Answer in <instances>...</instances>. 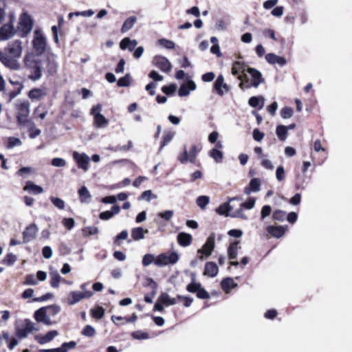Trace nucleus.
Listing matches in <instances>:
<instances>
[{
    "label": "nucleus",
    "instance_id": "obj_47",
    "mask_svg": "<svg viewBox=\"0 0 352 352\" xmlns=\"http://www.w3.org/2000/svg\"><path fill=\"white\" fill-rule=\"evenodd\" d=\"M50 200L55 207L60 210H63L65 207V201L58 197H50Z\"/></svg>",
    "mask_w": 352,
    "mask_h": 352
},
{
    "label": "nucleus",
    "instance_id": "obj_32",
    "mask_svg": "<svg viewBox=\"0 0 352 352\" xmlns=\"http://www.w3.org/2000/svg\"><path fill=\"white\" fill-rule=\"evenodd\" d=\"M148 232V230H144L142 227L134 228L131 230V237L134 241H140L144 239L145 234Z\"/></svg>",
    "mask_w": 352,
    "mask_h": 352
},
{
    "label": "nucleus",
    "instance_id": "obj_11",
    "mask_svg": "<svg viewBox=\"0 0 352 352\" xmlns=\"http://www.w3.org/2000/svg\"><path fill=\"white\" fill-rule=\"evenodd\" d=\"M19 58H14L3 52H0V61L8 68L12 70H19L21 65L17 60Z\"/></svg>",
    "mask_w": 352,
    "mask_h": 352
},
{
    "label": "nucleus",
    "instance_id": "obj_9",
    "mask_svg": "<svg viewBox=\"0 0 352 352\" xmlns=\"http://www.w3.org/2000/svg\"><path fill=\"white\" fill-rule=\"evenodd\" d=\"M102 106L100 104L93 107L91 109V115L94 116V124L98 128H102L108 124V120L100 113Z\"/></svg>",
    "mask_w": 352,
    "mask_h": 352
},
{
    "label": "nucleus",
    "instance_id": "obj_22",
    "mask_svg": "<svg viewBox=\"0 0 352 352\" xmlns=\"http://www.w3.org/2000/svg\"><path fill=\"white\" fill-rule=\"evenodd\" d=\"M265 60L271 65L278 64L283 67L287 63V60L282 56H277L274 53H269L265 56Z\"/></svg>",
    "mask_w": 352,
    "mask_h": 352
},
{
    "label": "nucleus",
    "instance_id": "obj_4",
    "mask_svg": "<svg viewBox=\"0 0 352 352\" xmlns=\"http://www.w3.org/2000/svg\"><path fill=\"white\" fill-rule=\"evenodd\" d=\"M32 45L34 50L36 52V54L41 56L45 51L47 47L46 37L40 30L34 31Z\"/></svg>",
    "mask_w": 352,
    "mask_h": 352
},
{
    "label": "nucleus",
    "instance_id": "obj_3",
    "mask_svg": "<svg viewBox=\"0 0 352 352\" xmlns=\"http://www.w3.org/2000/svg\"><path fill=\"white\" fill-rule=\"evenodd\" d=\"M33 21L32 17L25 12L20 16L18 24V31L21 36H27L32 30Z\"/></svg>",
    "mask_w": 352,
    "mask_h": 352
},
{
    "label": "nucleus",
    "instance_id": "obj_51",
    "mask_svg": "<svg viewBox=\"0 0 352 352\" xmlns=\"http://www.w3.org/2000/svg\"><path fill=\"white\" fill-rule=\"evenodd\" d=\"M286 217V212L280 210H276L273 213V219L276 221H283Z\"/></svg>",
    "mask_w": 352,
    "mask_h": 352
},
{
    "label": "nucleus",
    "instance_id": "obj_62",
    "mask_svg": "<svg viewBox=\"0 0 352 352\" xmlns=\"http://www.w3.org/2000/svg\"><path fill=\"white\" fill-rule=\"evenodd\" d=\"M177 89V85L175 84H171L168 86H164L162 88V91L166 95L173 94Z\"/></svg>",
    "mask_w": 352,
    "mask_h": 352
},
{
    "label": "nucleus",
    "instance_id": "obj_48",
    "mask_svg": "<svg viewBox=\"0 0 352 352\" xmlns=\"http://www.w3.org/2000/svg\"><path fill=\"white\" fill-rule=\"evenodd\" d=\"M81 333L86 337H93L96 334V330L92 326L87 324L82 329Z\"/></svg>",
    "mask_w": 352,
    "mask_h": 352
},
{
    "label": "nucleus",
    "instance_id": "obj_10",
    "mask_svg": "<svg viewBox=\"0 0 352 352\" xmlns=\"http://www.w3.org/2000/svg\"><path fill=\"white\" fill-rule=\"evenodd\" d=\"M93 294L91 291H85L84 292L72 291L67 296V302L69 305H74L84 298H91Z\"/></svg>",
    "mask_w": 352,
    "mask_h": 352
},
{
    "label": "nucleus",
    "instance_id": "obj_7",
    "mask_svg": "<svg viewBox=\"0 0 352 352\" xmlns=\"http://www.w3.org/2000/svg\"><path fill=\"white\" fill-rule=\"evenodd\" d=\"M198 152L199 150L196 145H192L189 151L187 150L185 146L183 152L178 155L177 160L182 164H186L188 162L195 163Z\"/></svg>",
    "mask_w": 352,
    "mask_h": 352
},
{
    "label": "nucleus",
    "instance_id": "obj_2",
    "mask_svg": "<svg viewBox=\"0 0 352 352\" xmlns=\"http://www.w3.org/2000/svg\"><path fill=\"white\" fill-rule=\"evenodd\" d=\"M216 212L221 215H225L226 217L241 218L243 219H248L247 216L245 214L243 210L241 208L234 210L233 206L228 203H225L219 206L216 209Z\"/></svg>",
    "mask_w": 352,
    "mask_h": 352
},
{
    "label": "nucleus",
    "instance_id": "obj_30",
    "mask_svg": "<svg viewBox=\"0 0 352 352\" xmlns=\"http://www.w3.org/2000/svg\"><path fill=\"white\" fill-rule=\"evenodd\" d=\"M137 45L138 41L136 40H131L129 38L126 37L121 41L120 43V47L122 50L128 49L130 52H132L134 50Z\"/></svg>",
    "mask_w": 352,
    "mask_h": 352
},
{
    "label": "nucleus",
    "instance_id": "obj_46",
    "mask_svg": "<svg viewBox=\"0 0 352 352\" xmlns=\"http://www.w3.org/2000/svg\"><path fill=\"white\" fill-rule=\"evenodd\" d=\"M210 156L219 163L222 161L223 153L217 148H213L210 152Z\"/></svg>",
    "mask_w": 352,
    "mask_h": 352
},
{
    "label": "nucleus",
    "instance_id": "obj_1",
    "mask_svg": "<svg viewBox=\"0 0 352 352\" xmlns=\"http://www.w3.org/2000/svg\"><path fill=\"white\" fill-rule=\"evenodd\" d=\"M23 62L27 76L32 81L39 80L45 71L48 75L54 76L58 69V56L52 52H48L45 58L29 52L25 55Z\"/></svg>",
    "mask_w": 352,
    "mask_h": 352
},
{
    "label": "nucleus",
    "instance_id": "obj_34",
    "mask_svg": "<svg viewBox=\"0 0 352 352\" xmlns=\"http://www.w3.org/2000/svg\"><path fill=\"white\" fill-rule=\"evenodd\" d=\"M24 190L29 191L34 195H38L43 192V188L41 186L34 184L32 182L28 181L24 187Z\"/></svg>",
    "mask_w": 352,
    "mask_h": 352
},
{
    "label": "nucleus",
    "instance_id": "obj_14",
    "mask_svg": "<svg viewBox=\"0 0 352 352\" xmlns=\"http://www.w3.org/2000/svg\"><path fill=\"white\" fill-rule=\"evenodd\" d=\"M154 65L162 72L168 73L170 72L172 65L168 58L163 56L157 55L153 58Z\"/></svg>",
    "mask_w": 352,
    "mask_h": 352
},
{
    "label": "nucleus",
    "instance_id": "obj_60",
    "mask_svg": "<svg viewBox=\"0 0 352 352\" xmlns=\"http://www.w3.org/2000/svg\"><path fill=\"white\" fill-rule=\"evenodd\" d=\"M156 196L152 193L151 190H145L143 192L140 197L139 199H144L147 201H150L152 199H155Z\"/></svg>",
    "mask_w": 352,
    "mask_h": 352
},
{
    "label": "nucleus",
    "instance_id": "obj_15",
    "mask_svg": "<svg viewBox=\"0 0 352 352\" xmlns=\"http://www.w3.org/2000/svg\"><path fill=\"white\" fill-rule=\"evenodd\" d=\"M248 67L245 64L241 61H236L232 65V74L234 76H238V79L243 82L244 78H247L245 74V71L248 72Z\"/></svg>",
    "mask_w": 352,
    "mask_h": 352
},
{
    "label": "nucleus",
    "instance_id": "obj_40",
    "mask_svg": "<svg viewBox=\"0 0 352 352\" xmlns=\"http://www.w3.org/2000/svg\"><path fill=\"white\" fill-rule=\"evenodd\" d=\"M239 241H235L230 245L228 249V258L230 259H234L237 256L238 245Z\"/></svg>",
    "mask_w": 352,
    "mask_h": 352
},
{
    "label": "nucleus",
    "instance_id": "obj_56",
    "mask_svg": "<svg viewBox=\"0 0 352 352\" xmlns=\"http://www.w3.org/2000/svg\"><path fill=\"white\" fill-rule=\"evenodd\" d=\"M132 337L136 340H146L149 338L148 334L146 332L142 331H136L132 333Z\"/></svg>",
    "mask_w": 352,
    "mask_h": 352
},
{
    "label": "nucleus",
    "instance_id": "obj_20",
    "mask_svg": "<svg viewBox=\"0 0 352 352\" xmlns=\"http://www.w3.org/2000/svg\"><path fill=\"white\" fill-rule=\"evenodd\" d=\"M14 28L12 24H5L0 28V40H8L14 34Z\"/></svg>",
    "mask_w": 352,
    "mask_h": 352
},
{
    "label": "nucleus",
    "instance_id": "obj_21",
    "mask_svg": "<svg viewBox=\"0 0 352 352\" xmlns=\"http://www.w3.org/2000/svg\"><path fill=\"white\" fill-rule=\"evenodd\" d=\"M214 88L220 96H223L224 93L229 91L228 85L224 83V78L222 75H219L216 79L214 84Z\"/></svg>",
    "mask_w": 352,
    "mask_h": 352
},
{
    "label": "nucleus",
    "instance_id": "obj_35",
    "mask_svg": "<svg viewBox=\"0 0 352 352\" xmlns=\"http://www.w3.org/2000/svg\"><path fill=\"white\" fill-rule=\"evenodd\" d=\"M120 206L116 205L112 206L111 210H107L102 212L100 214V218L102 220H108L110 219L114 214H117L120 212Z\"/></svg>",
    "mask_w": 352,
    "mask_h": 352
},
{
    "label": "nucleus",
    "instance_id": "obj_58",
    "mask_svg": "<svg viewBox=\"0 0 352 352\" xmlns=\"http://www.w3.org/2000/svg\"><path fill=\"white\" fill-rule=\"evenodd\" d=\"M130 75L126 74L124 77L120 78L118 80V87H128L130 84Z\"/></svg>",
    "mask_w": 352,
    "mask_h": 352
},
{
    "label": "nucleus",
    "instance_id": "obj_26",
    "mask_svg": "<svg viewBox=\"0 0 352 352\" xmlns=\"http://www.w3.org/2000/svg\"><path fill=\"white\" fill-rule=\"evenodd\" d=\"M261 180L258 178H253L250 180L249 186L244 189L245 195H250L251 192H258L260 190Z\"/></svg>",
    "mask_w": 352,
    "mask_h": 352
},
{
    "label": "nucleus",
    "instance_id": "obj_44",
    "mask_svg": "<svg viewBox=\"0 0 352 352\" xmlns=\"http://www.w3.org/2000/svg\"><path fill=\"white\" fill-rule=\"evenodd\" d=\"M210 202V197L206 195H201L197 198L196 203L202 210H204Z\"/></svg>",
    "mask_w": 352,
    "mask_h": 352
},
{
    "label": "nucleus",
    "instance_id": "obj_57",
    "mask_svg": "<svg viewBox=\"0 0 352 352\" xmlns=\"http://www.w3.org/2000/svg\"><path fill=\"white\" fill-rule=\"evenodd\" d=\"M293 115V109L289 107H285L280 111V116L283 118H289Z\"/></svg>",
    "mask_w": 352,
    "mask_h": 352
},
{
    "label": "nucleus",
    "instance_id": "obj_8",
    "mask_svg": "<svg viewBox=\"0 0 352 352\" xmlns=\"http://www.w3.org/2000/svg\"><path fill=\"white\" fill-rule=\"evenodd\" d=\"M179 260V255L177 252H173L170 254L163 253L158 255L155 260L157 266L162 267L168 264L174 265Z\"/></svg>",
    "mask_w": 352,
    "mask_h": 352
},
{
    "label": "nucleus",
    "instance_id": "obj_19",
    "mask_svg": "<svg viewBox=\"0 0 352 352\" xmlns=\"http://www.w3.org/2000/svg\"><path fill=\"white\" fill-rule=\"evenodd\" d=\"M76 342L75 341H70L69 342H64L58 348L50 349H42L40 352H67L68 351L74 349L76 346Z\"/></svg>",
    "mask_w": 352,
    "mask_h": 352
},
{
    "label": "nucleus",
    "instance_id": "obj_45",
    "mask_svg": "<svg viewBox=\"0 0 352 352\" xmlns=\"http://www.w3.org/2000/svg\"><path fill=\"white\" fill-rule=\"evenodd\" d=\"M157 43L160 46L166 49L172 50L175 47V43L173 41L166 38L159 39Z\"/></svg>",
    "mask_w": 352,
    "mask_h": 352
},
{
    "label": "nucleus",
    "instance_id": "obj_25",
    "mask_svg": "<svg viewBox=\"0 0 352 352\" xmlns=\"http://www.w3.org/2000/svg\"><path fill=\"white\" fill-rule=\"evenodd\" d=\"M58 335V332L56 330H52L47 332L45 336H37L36 337V340L38 343L43 344L50 342Z\"/></svg>",
    "mask_w": 352,
    "mask_h": 352
},
{
    "label": "nucleus",
    "instance_id": "obj_17",
    "mask_svg": "<svg viewBox=\"0 0 352 352\" xmlns=\"http://www.w3.org/2000/svg\"><path fill=\"white\" fill-rule=\"evenodd\" d=\"M38 231V228L34 223L27 226L23 232V242L28 243L34 239L36 236Z\"/></svg>",
    "mask_w": 352,
    "mask_h": 352
},
{
    "label": "nucleus",
    "instance_id": "obj_28",
    "mask_svg": "<svg viewBox=\"0 0 352 352\" xmlns=\"http://www.w3.org/2000/svg\"><path fill=\"white\" fill-rule=\"evenodd\" d=\"M47 95L45 88H34L29 91L28 96L32 100H40Z\"/></svg>",
    "mask_w": 352,
    "mask_h": 352
},
{
    "label": "nucleus",
    "instance_id": "obj_50",
    "mask_svg": "<svg viewBox=\"0 0 352 352\" xmlns=\"http://www.w3.org/2000/svg\"><path fill=\"white\" fill-rule=\"evenodd\" d=\"M16 256L12 253L8 254L3 261V263L7 265H12L16 261Z\"/></svg>",
    "mask_w": 352,
    "mask_h": 352
},
{
    "label": "nucleus",
    "instance_id": "obj_27",
    "mask_svg": "<svg viewBox=\"0 0 352 352\" xmlns=\"http://www.w3.org/2000/svg\"><path fill=\"white\" fill-rule=\"evenodd\" d=\"M219 268L217 264L214 262H207L205 265L204 275L214 277L217 275Z\"/></svg>",
    "mask_w": 352,
    "mask_h": 352
},
{
    "label": "nucleus",
    "instance_id": "obj_64",
    "mask_svg": "<svg viewBox=\"0 0 352 352\" xmlns=\"http://www.w3.org/2000/svg\"><path fill=\"white\" fill-rule=\"evenodd\" d=\"M285 172L283 166H278L276 171V177L278 182H281L285 179Z\"/></svg>",
    "mask_w": 352,
    "mask_h": 352
},
{
    "label": "nucleus",
    "instance_id": "obj_16",
    "mask_svg": "<svg viewBox=\"0 0 352 352\" xmlns=\"http://www.w3.org/2000/svg\"><path fill=\"white\" fill-rule=\"evenodd\" d=\"M73 157L77 162L79 168H82L85 171H87L89 169L90 158L87 154L84 153H79L74 151L73 153Z\"/></svg>",
    "mask_w": 352,
    "mask_h": 352
},
{
    "label": "nucleus",
    "instance_id": "obj_42",
    "mask_svg": "<svg viewBox=\"0 0 352 352\" xmlns=\"http://www.w3.org/2000/svg\"><path fill=\"white\" fill-rule=\"evenodd\" d=\"M175 135L174 132L171 131H165L163 135L162 141L161 142V145L160 147V151L168 144L169 143L173 138Z\"/></svg>",
    "mask_w": 352,
    "mask_h": 352
},
{
    "label": "nucleus",
    "instance_id": "obj_38",
    "mask_svg": "<svg viewBox=\"0 0 352 352\" xmlns=\"http://www.w3.org/2000/svg\"><path fill=\"white\" fill-rule=\"evenodd\" d=\"M136 21L137 18L135 16H130L126 19L121 28V32L124 33L131 30L135 23Z\"/></svg>",
    "mask_w": 352,
    "mask_h": 352
},
{
    "label": "nucleus",
    "instance_id": "obj_43",
    "mask_svg": "<svg viewBox=\"0 0 352 352\" xmlns=\"http://www.w3.org/2000/svg\"><path fill=\"white\" fill-rule=\"evenodd\" d=\"M276 133L280 141H285L287 136V131L284 125H278L276 127Z\"/></svg>",
    "mask_w": 352,
    "mask_h": 352
},
{
    "label": "nucleus",
    "instance_id": "obj_31",
    "mask_svg": "<svg viewBox=\"0 0 352 352\" xmlns=\"http://www.w3.org/2000/svg\"><path fill=\"white\" fill-rule=\"evenodd\" d=\"M18 119L20 120L21 118H26L30 113V103L28 101L21 102L18 108Z\"/></svg>",
    "mask_w": 352,
    "mask_h": 352
},
{
    "label": "nucleus",
    "instance_id": "obj_23",
    "mask_svg": "<svg viewBox=\"0 0 352 352\" xmlns=\"http://www.w3.org/2000/svg\"><path fill=\"white\" fill-rule=\"evenodd\" d=\"M287 226H276V227L273 226H269L267 228V231L268 233H270L273 236H274L276 238H280L285 234V233L287 230Z\"/></svg>",
    "mask_w": 352,
    "mask_h": 352
},
{
    "label": "nucleus",
    "instance_id": "obj_61",
    "mask_svg": "<svg viewBox=\"0 0 352 352\" xmlns=\"http://www.w3.org/2000/svg\"><path fill=\"white\" fill-rule=\"evenodd\" d=\"M84 236L94 235L98 232L97 227L89 226L83 229L82 230Z\"/></svg>",
    "mask_w": 352,
    "mask_h": 352
},
{
    "label": "nucleus",
    "instance_id": "obj_63",
    "mask_svg": "<svg viewBox=\"0 0 352 352\" xmlns=\"http://www.w3.org/2000/svg\"><path fill=\"white\" fill-rule=\"evenodd\" d=\"M201 285L200 283H192L187 285L186 289L188 292L191 293H197V291L201 288Z\"/></svg>",
    "mask_w": 352,
    "mask_h": 352
},
{
    "label": "nucleus",
    "instance_id": "obj_6",
    "mask_svg": "<svg viewBox=\"0 0 352 352\" xmlns=\"http://www.w3.org/2000/svg\"><path fill=\"white\" fill-rule=\"evenodd\" d=\"M248 72L252 77L251 84H248V82H241L239 87L241 89L250 88L251 87H257L261 82L264 81L261 73L256 69L248 67Z\"/></svg>",
    "mask_w": 352,
    "mask_h": 352
},
{
    "label": "nucleus",
    "instance_id": "obj_18",
    "mask_svg": "<svg viewBox=\"0 0 352 352\" xmlns=\"http://www.w3.org/2000/svg\"><path fill=\"white\" fill-rule=\"evenodd\" d=\"M35 320L38 322H42L46 325H51L52 321L45 307H41L36 310L34 314Z\"/></svg>",
    "mask_w": 352,
    "mask_h": 352
},
{
    "label": "nucleus",
    "instance_id": "obj_59",
    "mask_svg": "<svg viewBox=\"0 0 352 352\" xmlns=\"http://www.w3.org/2000/svg\"><path fill=\"white\" fill-rule=\"evenodd\" d=\"M174 212L173 210H168L162 212H159L157 216L162 218L166 221H170L173 217Z\"/></svg>",
    "mask_w": 352,
    "mask_h": 352
},
{
    "label": "nucleus",
    "instance_id": "obj_41",
    "mask_svg": "<svg viewBox=\"0 0 352 352\" xmlns=\"http://www.w3.org/2000/svg\"><path fill=\"white\" fill-rule=\"evenodd\" d=\"M249 104L252 107H257L261 104L259 109L264 106V98L262 96H252L249 99Z\"/></svg>",
    "mask_w": 352,
    "mask_h": 352
},
{
    "label": "nucleus",
    "instance_id": "obj_13",
    "mask_svg": "<svg viewBox=\"0 0 352 352\" xmlns=\"http://www.w3.org/2000/svg\"><path fill=\"white\" fill-rule=\"evenodd\" d=\"M24 323L25 324L23 327L19 328L16 330V335L21 339L26 338L28 334L33 332L34 331L38 330L35 327V324L30 320H25Z\"/></svg>",
    "mask_w": 352,
    "mask_h": 352
},
{
    "label": "nucleus",
    "instance_id": "obj_12",
    "mask_svg": "<svg viewBox=\"0 0 352 352\" xmlns=\"http://www.w3.org/2000/svg\"><path fill=\"white\" fill-rule=\"evenodd\" d=\"M23 52L22 43L19 40H16L12 43H9L5 48L4 53H6L14 58H20Z\"/></svg>",
    "mask_w": 352,
    "mask_h": 352
},
{
    "label": "nucleus",
    "instance_id": "obj_54",
    "mask_svg": "<svg viewBox=\"0 0 352 352\" xmlns=\"http://www.w3.org/2000/svg\"><path fill=\"white\" fill-rule=\"evenodd\" d=\"M22 144V142L19 138L11 137L8 141V148H12L15 146H19Z\"/></svg>",
    "mask_w": 352,
    "mask_h": 352
},
{
    "label": "nucleus",
    "instance_id": "obj_53",
    "mask_svg": "<svg viewBox=\"0 0 352 352\" xmlns=\"http://www.w3.org/2000/svg\"><path fill=\"white\" fill-rule=\"evenodd\" d=\"M155 258L153 254H146L143 256L142 258V265L144 267L148 266L151 263H155Z\"/></svg>",
    "mask_w": 352,
    "mask_h": 352
},
{
    "label": "nucleus",
    "instance_id": "obj_39",
    "mask_svg": "<svg viewBox=\"0 0 352 352\" xmlns=\"http://www.w3.org/2000/svg\"><path fill=\"white\" fill-rule=\"evenodd\" d=\"M159 301L166 306L173 305L176 304V298H172L166 293H162L159 296Z\"/></svg>",
    "mask_w": 352,
    "mask_h": 352
},
{
    "label": "nucleus",
    "instance_id": "obj_36",
    "mask_svg": "<svg viewBox=\"0 0 352 352\" xmlns=\"http://www.w3.org/2000/svg\"><path fill=\"white\" fill-rule=\"evenodd\" d=\"M78 192L82 203H89L90 201L91 195L86 186H82Z\"/></svg>",
    "mask_w": 352,
    "mask_h": 352
},
{
    "label": "nucleus",
    "instance_id": "obj_52",
    "mask_svg": "<svg viewBox=\"0 0 352 352\" xmlns=\"http://www.w3.org/2000/svg\"><path fill=\"white\" fill-rule=\"evenodd\" d=\"M45 308H46L47 311L48 313V316L49 317L50 316H56L60 311V306H58V305H50V306H47V307H45Z\"/></svg>",
    "mask_w": 352,
    "mask_h": 352
},
{
    "label": "nucleus",
    "instance_id": "obj_5",
    "mask_svg": "<svg viewBox=\"0 0 352 352\" xmlns=\"http://www.w3.org/2000/svg\"><path fill=\"white\" fill-rule=\"evenodd\" d=\"M214 241L215 234L214 233L210 234L208 237L206 243L204 244L201 248L197 250V254H200L198 258L200 260H204L206 258L209 257L214 248Z\"/></svg>",
    "mask_w": 352,
    "mask_h": 352
},
{
    "label": "nucleus",
    "instance_id": "obj_49",
    "mask_svg": "<svg viewBox=\"0 0 352 352\" xmlns=\"http://www.w3.org/2000/svg\"><path fill=\"white\" fill-rule=\"evenodd\" d=\"M92 317L96 319H100L104 314V309L102 307H98L91 310Z\"/></svg>",
    "mask_w": 352,
    "mask_h": 352
},
{
    "label": "nucleus",
    "instance_id": "obj_24",
    "mask_svg": "<svg viewBox=\"0 0 352 352\" xmlns=\"http://www.w3.org/2000/svg\"><path fill=\"white\" fill-rule=\"evenodd\" d=\"M196 89V85L194 81L189 80L186 84L182 85L178 91L179 96L181 97L187 96L190 91H194Z\"/></svg>",
    "mask_w": 352,
    "mask_h": 352
},
{
    "label": "nucleus",
    "instance_id": "obj_37",
    "mask_svg": "<svg viewBox=\"0 0 352 352\" xmlns=\"http://www.w3.org/2000/svg\"><path fill=\"white\" fill-rule=\"evenodd\" d=\"M221 285L223 290L225 291L226 293H228L231 289L237 286V284H236L234 282L232 278H224L221 281Z\"/></svg>",
    "mask_w": 352,
    "mask_h": 352
},
{
    "label": "nucleus",
    "instance_id": "obj_33",
    "mask_svg": "<svg viewBox=\"0 0 352 352\" xmlns=\"http://www.w3.org/2000/svg\"><path fill=\"white\" fill-rule=\"evenodd\" d=\"M50 285L54 288H58L59 284L62 282V277L60 276L57 270H52L50 274Z\"/></svg>",
    "mask_w": 352,
    "mask_h": 352
},
{
    "label": "nucleus",
    "instance_id": "obj_55",
    "mask_svg": "<svg viewBox=\"0 0 352 352\" xmlns=\"http://www.w3.org/2000/svg\"><path fill=\"white\" fill-rule=\"evenodd\" d=\"M256 199L253 197H250L247 201L241 204L239 208H241L243 210V208H245L248 210H250L254 207Z\"/></svg>",
    "mask_w": 352,
    "mask_h": 352
},
{
    "label": "nucleus",
    "instance_id": "obj_29",
    "mask_svg": "<svg viewBox=\"0 0 352 352\" xmlns=\"http://www.w3.org/2000/svg\"><path fill=\"white\" fill-rule=\"evenodd\" d=\"M192 241V235L186 232H180L177 235L178 243L183 247L188 246Z\"/></svg>",
    "mask_w": 352,
    "mask_h": 352
}]
</instances>
